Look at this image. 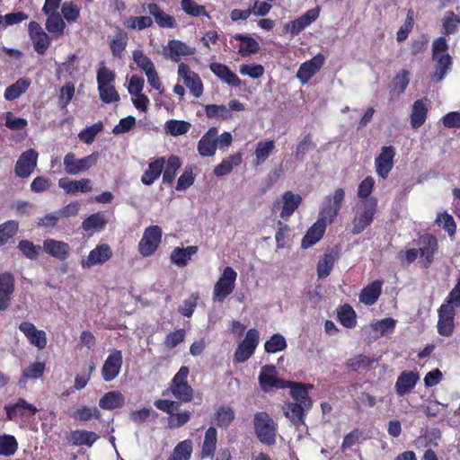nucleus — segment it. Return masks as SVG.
Returning <instances> with one entry per match:
<instances>
[{
  "label": "nucleus",
  "mask_w": 460,
  "mask_h": 460,
  "mask_svg": "<svg viewBox=\"0 0 460 460\" xmlns=\"http://www.w3.org/2000/svg\"><path fill=\"white\" fill-rule=\"evenodd\" d=\"M460 26V16L453 11H447L442 18L443 33L447 36L457 32Z\"/></svg>",
  "instance_id": "50"
},
{
  "label": "nucleus",
  "mask_w": 460,
  "mask_h": 460,
  "mask_svg": "<svg viewBox=\"0 0 460 460\" xmlns=\"http://www.w3.org/2000/svg\"><path fill=\"white\" fill-rule=\"evenodd\" d=\"M181 167V161L179 156L171 155L167 159H165L164 169L162 174L163 182L164 184H172Z\"/></svg>",
  "instance_id": "39"
},
{
  "label": "nucleus",
  "mask_w": 460,
  "mask_h": 460,
  "mask_svg": "<svg viewBox=\"0 0 460 460\" xmlns=\"http://www.w3.org/2000/svg\"><path fill=\"white\" fill-rule=\"evenodd\" d=\"M345 199V191L338 188L332 196L325 198L320 210V218L308 229L302 239L301 246L308 248L316 243L323 235L326 225L332 224L339 214Z\"/></svg>",
  "instance_id": "1"
},
{
  "label": "nucleus",
  "mask_w": 460,
  "mask_h": 460,
  "mask_svg": "<svg viewBox=\"0 0 460 460\" xmlns=\"http://www.w3.org/2000/svg\"><path fill=\"white\" fill-rule=\"evenodd\" d=\"M194 53V48H191L186 43L177 40H169L167 47L164 49L165 58L174 62H179L181 56H191Z\"/></svg>",
  "instance_id": "26"
},
{
  "label": "nucleus",
  "mask_w": 460,
  "mask_h": 460,
  "mask_svg": "<svg viewBox=\"0 0 460 460\" xmlns=\"http://www.w3.org/2000/svg\"><path fill=\"white\" fill-rule=\"evenodd\" d=\"M432 59L437 62L434 73L435 81L439 82L451 70L453 58L449 54H442L438 56V58Z\"/></svg>",
  "instance_id": "41"
},
{
  "label": "nucleus",
  "mask_w": 460,
  "mask_h": 460,
  "mask_svg": "<svg viewBox=\"0 0 460 460\" xmlns=\"http://www.w3.org/2000/svg\"><path fill=\"white\" fill-rule=\"evenodd\" d=\"M31 85V82L27 78H20L14 84L8 86L4 91V98L13 101L24 93Z\"/></svg>",
  "instance_id": "46"
},
{
  "label": "nucleus",
  "mask_w": 460,
  "mask_h": 460,
  "mask_svg": "<svg viewBox=\"0 0 460 460\" xmlns=\"http://www.w3.org/2000/svg\"><path fill=\"white\" fill-rule=\"evenodd\" d=\"M436 223L442 226L447 232L450 237L454 236L456 232V225L453 217L447 212L438 213L436 218Z\"/></svg>",
  "instance_id": "64"
},
{
  "label": "nucleus",
  "mask_w": 460,
  "mask_h": 460,
  "mask_svg": "<svg viewBox=\"0 0 460 460\" xmlns=\"http://www.w3.org/2000/svg\"><path fill=\"white\" fill-rule=\"evenodd\" d=\"M282 409L285 416L296 428L305 424V413L310 410L305 405L296 402H287L283 405Z\"/></svg>",
  "instance_id": "28"
},
{
  "label": "nucleus",
  "mask_w": 460,
  "mask_h": 460,
  "mask_svg": "<svg viewBox=\"0 0 460 460\" xmlns=\"http://www.w3.org/2000/svg\"><path fill=\"white\" fill-rule=\"evenodd\" d=\"M164 164V156L152 158L148 163L147 169L141 175V182L146 186L154 184L163 174Z\"/></svg>",
  "instance_id": "24"
},
{
  "label": "nucleus",
  "mask_w": 460,
  "mask_h": 460,
  "mask_svg": "<svg viewBox=\"0 0 460 460\" xmlns=\"http://www.w3.org/2000/svg\"><path fill=\"white\" fill-rule=\"evenodd\" d=\"M325 58L318 53L313 58L302 63L296 72V78L306 84L323 66Z\"/></svg>",
  "instance_id": "19"
},
{
  "label": "nucleus",
  "mask_w": 460,
  "mask_h": 460,
  "mask_svg": "<svg viewBox=\"0 0 460 460\" xmlns=\"http://www.w3.org/2000/svg\"><path fill=\"white\" fill-rule=\"evenodd\" d=\"M125 403V397L119 391H111L104 394L99 400V406L103 410L120 408Z\"/></svg>",
  "instance_id": "38"
},
{
  "label": "nucleus",
  "mask_w": 460,
  "mask_h": 460,
  "mask_svg": "<svg viewBox=\"0 0 460 460\" xmlns=\"http://www.w3.org/2000/svg\"><path fill=\"white\" fill-rule=\"evenodd\" d=\"M178 75L183 79L184 84L195 97L199 98L202 95V81L197 73L190 70L189 65L181 63L178 66Z\"/></svg>",
  "instance_id": "17"
},
{
  "label": "nucleus",
  "mask_w": 460,
  "mask_h": 460,
  "mask_svg": "<svg viewBox=\"0 0 460 460\" xmlns=\"http://www.w3.org/2000/svg\"><path fill=\"white\" fill-rule=\"evenodd\" d=\"M205 113L208 119L217 118L226 120L232 118V113L226 105L208 104L205 106Z\"/></svg>",
  "instance_id": "56"
},
{
  "label": "nucleus",
  "mask_w": 460,
  "mask_h": 460,
  "mask_svg": "<svg viewBox=\"0 0 460 460\" xmlns=\"http://www.w3.org/2000/svg\"><path fill=\"white\" fill-rule=\"evenodd\" d=\"M148 13L152 15L160 28L173 29L177 26L173 16L164 13L155 3H149L146 5Z\"/></svg>",
  "instance_id": "32"
},
{
  "label": "nucleus",
  "mask_w": 460,
  "mask_h": 460,
  "mask_svg": "<svg viewBox=\"0 0 460 460\" xmlns=\"http://www.w3.org/2000/svg\"><path fill=\"white\" fill-rule=\"evenodd\" d=\"M290 394L296 403L305 405L307 409H311L313 401L309 396L308 390L314 387L313 385H305L296 382H288Z\"/></svg>",
  "instance_id": "29"
},
{
  "label": "nucleus",
  "mask_w": 460,
  "mask_h": 460,
  "mask_svg": "<svg viewBox=\"0 0 460 460\" xmlns=\"http://www.w3.org/2000/svg\"><path fill=\"white\" fill-rule=\"evenodd\" d=\"M338 319L341 324L346 328H354L357 324L356 313L348 304L339 308Z\"/></svg>",
  "instance_id": "51"
},
{
  "label": "nucleus",
  "mask_w": 460,
  "mask_h": 460,
  "mask_svg": "<svg viewBox=\"0 0 460 460\" xmlns=\"http://www.w3.org/2000/svg\"><path fill=\"white\" fill-rule=\"evenodd\" d=\"M180 402L168 399H157L154 405L160 411L169 414L167 419V428L171 429H179L188 423L191 418L190 411L176 412L180 408Z\"/></svg>",
  "instance_id": "3"
},
{
  "label": "nucleus",
  "mask_w": 460,
  "mask_h": 460,
  "mask_svg": "<svg viewBox=\"0 0 460 460\" xmlns=\"http://www.w3.org/2000/svg\"><path fill=\"white\" fill-rule=\"evenodd\" d=\"M15 290V278L11 271L0 273V311H5L11 305Z\"/></svg>",
  "instance_id": "15"
},
{
  "label": "nucleus",
  "mask_w": 460,
  "mask_h": 460,
  "mask_svg": "<svg viewBox=\"0 0 460 460\" xmlns=\"http://www.w3.org/2000/svg\"><path fill=\"white\" fill-rule=\"evenodd\" d=\"M43 249L48 254L59 261H66L70 253V247L67 243L55 239H46L43 242Z\"/></svg>",
  "instance_id": "30"
},
{
  "label": "nucleus",
  "mask_w": 460,
  "mask_h": 460,
  "mask_svg": "<svg viewBox=\"0 0 460 460\" xmlns=\"http://www.w3.org/2000/svg\"><path fill=\"white\" fill-rule=\"evenodd\" d=\"M376 208L377 199L375 197L357 204L355 216L352 219L351 233L353 234H361L373 223Z\"/></svg>",
  "instance_id": "2"
},
{
  "label": "nucleus",
  "mask_w": 460,
  "mask_h": 460,
  "mask_svg": "<svg viewBox=\"0 0 460 460\" xmlns=\"http://www.w3.org/2000/svg\"><path fill=\"white\" fill-rule=\"evenodd\" d=\"M19 330L25 335L30 343L39 349H43L47 346L46 332L38 330L35 325L30 322H22L19 325Z\"/></svg>",
  "instance_id": "22"
},
{
  "label": "nucleus",
  "mask_w": 460,
  "mask_h": 460,
  "mask_svg": "<svg viewBox=\"0 0 460 460\" xmlns=\"http://www.w3.org/2000/svg\"><path fill=\"white\" fill-rule=\"evenodd\" d=\"M420 380V374L417 370H404L398 376L394 390L398 396L402 397L411 394Z\"/></svg>",
  "instance_id": "16"
},
{
  "label": "nucleus",
  "mask_w": 460,
  "mask_h": 460,
  "mask_svg": "<svg viewBox=\"0 0 460 460\" xmlns=\"http://www.w3.org/2000/svg\"><path fill=\"white\" fill-rule=\"evenodd\" d=\"M191 453V442L190 440H183L176 445L168 460H190Z\"/></svg>",
  "instance_id": "54"
},
{
  "label": "nucleus",
  "mask_w": 460,
  "mask_h": 460,
  "mask_svg": "<svg viewBox=\"0 0 460 460\" xmlns=\"http://www.w3.org/2000/svg\"><path fill=\"white\" fill-rule=\"evenodd\" d=\"M210 71L222 82L233 87H239L242 80L226 65L219 62L209 64Z\"/></svg>",
  "instance_id": "25"
},
{
  "label": "nucleus",
  "mask_w": 460,
  "mask_h": 460,
  "mask_svg": "<svg viewBox=\"0 0 460 460\" xmlns=\"http://www.w3.org/2000/svg\"><path fill=\"white\" fill-rule=\"evenodd\" d=\"M61 13L67 22H75L80 16V7L72 1H66L61 6Z\"/></svg>",
  "instance_id": "63"
},
{
  "label": "nucleus",
  "mask_w": 460,
  "mask_h": 460,
  "mask_svg": "<svg viewBox=\"0 0 460 460\" xmlns=\"http://www.w3.org/2000/svg\"><path fill=\"white\" fill-rule=\"evenodd\" d=\"M241 41L238 49V54L242 57H248L257 54L261 49L259 42L249 35L237 33L233 37Z\"/></svg>",
  "instance_id": "37"
},
{
  "label": "nucleus",
  "mask_w": 460,
  "mask_h": 460,
  "mask_svg": "<svg viewBox=\"0 0 460 460\" xmlns=\"http://www.w3.org/2000/svg\"><path fill=\"white\" fill-rule=\"evenodd\" d=\"M254 430L258 439L268 446L276 443L277 427L272 418L265 411L254 414Z\"/></svg>",
  "instance_id": "4"
},
{
  "label": "nucleus",
  "mask_w": 460,
  "mask_h": 460,
  "mask_svg": "<svg viewBox=\"0 0 460 460\" xmlns=\"http://www.w3.org/2000/svg\"><path fill=\"white\" fill-rule=\"evenodd\" d=\"M376 359L373 357H369L364 354H358L347 360L346 367L349 371L358 372L371 367L376 362Z\"/></svg>",
  "instance_id": "42"
},
{
  "label": "nucleus",
  "mask_w": 460,
  "mask_h": 460,
  "mask_svg": "<svg viewBox=\"0 0 460 460\" xmlns=\"http://www.w3.org/2000/svg\"><path fill=\"white\" fill-rule=\"evenodd\" d=\"M154 22L150 16H129L124 22L126 29L131 31H143L152 27Z\"/></svg>",
  "instance_id": "45"
},
{
  "label": "nucleus",
  "mask_w": 460,
  "mask_h": 460,
  "mask_svg": "<svg viewBox=\"0 0 460 460\" xmlns=\"http://www.w3.org/2000/svg\"><path fill=\"white\" fill-rule=\"evenodd\" d=\"M99 437L93 431L75 430L72 431L70 440L73 445L92 447Z\"/></svg>",
  "instance_id": "49"
},
{
  "label": "nucleus",
  "mask_w": 460,
  "mask_h": 460,
  "mask_svg": "<svg viewBox=\"0 0 460 460\" xmlns=\"http://www.w3.org/2000/svg\"><path fill=\"white\" fill-rule=\"evenodd\" d=\"M438 321L437 324L438 332L444 337L453 334L455 329L456 310L451 305H441L438 310Z\"/></svg>",
  "instance_id": "12"
},
{
  "label": "nucleus",
  "mask_w": 460,
  "mask_h": 460,
  "mask_svg": "<svg viewBox=\"0 0 460 460\" xmlns=\"http://www.w3.org/2000/svg\"><path fill=\"white\" fill-rule=\"evenodd\" d=\"M112 250L109 244H98L93 249L86 260L82 261L83 268H91L98 264H103L112 257Z\"/></svg>",
  "instance_id": "23"
},
{
  "label": "nucleus",
  "mask_w": 460,
  "mask_h": 460,
  "mask_svg": "<svg viewBox=\"0 0 460 460\" xmlns=\"http://www.w3.org/2000/svg\"><path fill=\"white\" fill-rule=\"evenodd\" d=\"M190 123L185 120L169 119L165 122L166 134L178 137L186 134L190 128Z\"/></svg>",
  "instance_id": "52"
},
{
  "label": "nucleus",
  "mask_w": 460,
  "mask_h": 460,
  "mask_svg": "<svg viewBox=\"0 0 460 460\" xmlns=\"http://www.w3.org/2000/svg\"><path fill=\"white\" fill-rule=\"evenodd\" d=\"M217 133V128L212 127L199 140L198 152L201 156H213L215 155Z\"/></svg>",
  "instance_id": "27"
},
{
  "label": "nucleus",
  "mask_w": 460,
  "mask_h": 460,
  "mask_svg": "<svg viewBox=\"0 0 460 460\" xmlns=\"http://www.w3.org/2000/svg\"><path fill=\"white\" fill-rule=\"evenodd\" d=\"M428 116V108L423 100H417L414 102L411 113V125L413 128L421 127Z\"/></svg>",
  "instance_id": "40"
},
{
  "label": "nucleus",
  "mask_w": 460,
  "mask_h": 460,
  "mask_svg": "<svg viewBox=\"0 0 460 460\" xmlns=\"http://www.w3.org/2000/svg\"><path fill=\"white\" fill-rule=\"evenodd\" d=\"M335 258L332 253H325L320 258L317 264V276L318 279L327 278L333 269Z\"/></svg>",
  "instance_id": "57"
},
{
  "label": "nucleus",
  "mask_w": 460,
  "mask_h": 460,
  "mask_svg": "<svg viewBox=\"0 0 460 460\" xmlns=\"http://www.w3.org/2000/svg\"><path fill=\"white\" fill-rule=\"evenodd\" d=\"M217 443V431L214 427H209L204 436V439L201 445V450L199 457L201 459L210 458L212 459L215 456Z\"/></svg>",
  "instance_id": "33"
},
{
  "label": "nucleus",
  "mask_w": 460,
  "mask_h": 460,
  "mask_svg": "<svg viewBox=\"0 0 460 460\" xmlns=\"http://www.w3.org/2000/svg\"><path fill=\"white\" fill-rule=\"evenodd\" d=\"M234 416L231 406H220L214 414V421L219 428H227L234 420Z\"/></svg>",
  "instance_id": "48"
},
{
  "label": "nucleus",
  "mask_w": 460,
  "mask_h": 460,
  "mask_svg": "<svg viewBox=\"0 0 460 460\" xmlns=\"http://www.w3.org/2000/svg\"><path fill=\"white\" fill-rule=\"evenodd\" d=\"M241 163L242 156L240 154L230 155L215 167L214 174L217 177L225 176L232 172L234 166H237Z\"/></svg>",
  "instance_id": "47"
},
{
  "label": "nucleus",
  "mask_w": 460,
  "mask_h": 460,
  "mask_svg": "<svg viewBox=\"0 0 460 460\" xmlns=\"http://www.w3.org/2000/svg\"><path fill=\"white\" fill-rule=\"evenodd\" d=\"M302 201L301 195L287 190L282 194L280 199L275 201L274 208L281 206L279 217L287 221L298 208Z\"/></svg>",
  "instance_id": "13"
},
{
  "label": "nucleus",
  "mask_w": 460,
  "mask_h": 460,
  "mask_svg": "<svg viewBox=\"0 0 460 460\" xmlns=\"http://www.w3.org/2000/svg\"><path fill=\"white\" fill-rule=\"evenodd\" d=\"M287 348V341L283 335L273 334L264 344V349L268 353H277Z\"/></svg>",
  "instance_id": "60"
},
{
  "label": "nucleus",
  "mask_w": 460,
  "mask_h": 460,
  "mask_svg": "<svg viewBox=\"0 0 460 460\" xmlns=\"http://www.w3.org/2000/svg\"><path fill=\"white\" fill-rule=\"evenodd\" d=\"M237 273L232 267L226 266L224 269L222 276L214 286L213 298L215 301L224 302L233 293Z\"/></svg>",
  "instance_id": "7"
},
{
  "label": "nucleus",
  "mask_w": 460,
  "mask_h": 460,
  "mask_svg": "<svg viewBox=\"0 0 460 460\" xmlns=\"http://www.w3.org/2000/svg\"><path fill=\"white\" fill-rule=\"evenodd\" d=\"M395 150L392 146H384L381 153L376 157L375 164L377 175L386 179L394 166Z\"/></svg>",
  "instance_id": "20"
},
{
  "label": "nucleus",
  "mask_w": 460,
  "mask_h": 460,
  "mask_svg": "<svg viewBox=\"0 0 460 460\" xmlns=\"http://www.w3.org/2000/svg\"><path fill=\"white\" fill-rule=\"evenodd\" d=\"M414 26V12L412 9L408 10L404 23L400 27L396 33V40L399 42L407 40L410 32L412 31Z\"/></svg>",
  "instance_id": "62"
},
{
  "label": "nucleus",
  "mask_w": 460,
  "mask_h": 460,
  "mask_svg": "<svg viewBox=\"0 0 460 460\" xmlns=\"http://www.w3.org/2000/svg\"><path fill=\"white\" fill-rule=\"evenodd\" d=\"M128 34L120 28H118L114 38L110 42L111 51L115 58H119L128 45Z\"/></svg>",
  "instance_id": "44"
},
{
  "label": "nucleus",
  "mask_w": 460,
  "mask_h": 460,
  "mask_svg": "<svg viewBox=\"0 0 460 460\" xmlns=\"http://www.w3.org/2000/svg\"><path fill=\"white\" fill-rule=\"evenodd\" d=\"M198 246L176 247L170 255L172 264L178 267H184L190 261L191 257L198 252Z\"/></svg>",
  "instance_id": "35"
},
{
  "label": "nucleus",
  "mask_w": 460,
  "mask_h": 460,
  "mask_svg": "<svg viewBox=\"0 0 460 460\" xmlns=\"http://www.w3.org/2000/svg\"><path fill=\"white\" fill-rule=\"evenodd\" d=\"M19 229V223L15 220H8L0 224V247L16 235Z\"/></svg>",
  "instance_id": "53"
},
{
  "label": "nucleus",
  "mask_w": 460,
  "mask_h": 460,
  "mask_svg": "<svg viewBox=\"0 0 460 460\" xmlns=\"http://www.w3.org/2000/svg\"><path fill=\"white\" fill-rule=\"evenodd\" d=\"M189 374V367L181 366L170 383L171 393L181 402H190L193 399L194 391L187 381Z\"/></svg>",
  "instance_id": "5"
},
{
  "label": "nucleus",
  "mask_w": 460,
  "mask_h": 460,
  "mask_svg": "<svg viewBox=\"0 0 460 460\" xmlns=\"http://www.w3.org/2000/svg\"><path fill=\"white\" fill-rule=\"evenodd\" d=\"M98 156V153L93 152L89 155L77 159L74 153L69 152L64 156L65 171L69 175H76L85 172L96 164Z\"/></svg>",
  "instance_id": "8"
},
{
  "label": "nucleus",
  "mask_w": 460,
  "mask_h": 460,
  "mask_svg": "<svg viewBox=\"0 0 460 460\" xmlns=\"http://www.w3.org/2000/svg\"><path fill=\"white\" fill-rule=\"evenodd\" d=\"M260 340L258 330L251 328L246 332L244 339L238 344L234 354V361L243 363L247 361L254 353Z\"/></svg>",
  "instance_id": "9"
},
{
  "label": "nucleus",
  "mask_w": 460,
  "mask_h": 460,
  "mask_svg": "<svg viewBox=\"0 0 460 460\" xmlns=\"http://www.w3.org/2000/svg\"><path fill=\"white\" fill-rule=\"evenodd\" d=\"M107 225V221L105 220L103 215L101 213H94L90 215L82 222V228L84 231L91 230H102Z\"/></svg>",
  "instance_id": "58"
},
{
  "label": "nucleus",
  "mask_w": 460,
  "mask_h": 460,
  "mask_svg": "<svg viewBox=\"0 0 460 460\" xmlns=\"http://www.w3.org/2000/svg\"><path fill=\"white\" fill-rule=\"evenodd\" d=\"M4 410L9 420H13L16 418H30L34 416L39 411L34 404L29 403L23 398H19L15 403L5 405Z\"/></svg>",
  "instance_id": "18"
},
{
  "label": "nucleus",
  "mask_w": 460,
  "mask_h": 460,
  "mask_svg": "<svg viewBox=\"0 0 460 460\" xmlns=\"http://www.w3.org/2000/svg\"><path fill=\"white\" fill-rule=\"evenodd\" d=\"M418 243L420 245L418 250L419 255L421 258L422 266L428 269L433 263L435 254L438 252V240L434 235L425 234L420 236Z\"/></svg>",
  "instance_id": "10"
},
{
  "label": "nucleus",
  "mask_w": 460,
  "mask_h": 460,
  "mask_svg": "<svg viewBox=\"0 0 460 460\" xmlns=\"http://www.w3.org/2000/svg\"><path fill=\"white\" fill-rule=\"evenodd\" d=\"M275 147L273 140L261 141L257 144L255 149L256 164L264 163Z\"/></svg>",
  "instance_id": "59"
},
{
  "label": "nucleus",
  "mask_w": 460,
  "mask_h": 460,
  "mask_svg": "<svg viewBox=\"0 0 460 460\" xmlns=\"http://www.w3.org/2000/svg\"><path fill=\"white\" fill-rule=\"evenodd\" d=\"M18 450V442L13 435L0 436V456H12Z\"/></svg>",
  "instance_id": "55"
},
{
  "label": "nucleus",
  "mask_w": 460,
  "mask_h": 460,
  "mask_svg": "<svg viewBox=\"0 0 460 460\" xmlns=\"http://www.w3.org/2000/svg\"><path fill=\"white\" fill-rule=\"evenodd\" d=\"M163 231L159 226H147L138 243V252L143 257L152 256L162 242Z\"/></svg>",
  "instance_id": "6"
},
{
  "label": "nucleus",
  "mask_w": 460,
  "mask_h": 460,
  "mask_svg": "<svg viewBox=\"0 0 460 460\" xmlns=\"http://www.w3.org/2000/svg\"><path fill=\"white\" fill-rule=\"evenodd\" d=\"M123 364L121 350L113 349L105 359L102 367V377L105 382L113 381L119 374Z\"/></svg>",
  "instance_id": "11"
},
{
  "label": "nucleus",
  "mask_w": 460,
  "mask_h": 460,
  "mask_svg": "<svg viewBox=\"0 0 460 460\" xmlns=\"http://www.w3.org/2000/svg\"><path fill=\"white\" fill-rule=\"evenodd\" d=\"M48 16L46 20V29L49 32L55 35L56 38H59L64 34L66 29V22L62 19L58 13H53L46 14Z\"/></svg>",
  "instance_id": "43"
},
{
  "label": "nucleus",
  "mask_w": 460,
  "mask_h": 460,
  "mask_svg": "<svg viewBox=\"0 0 460 460\" xmlns=\"http://www.w3.org/2000/svg\"><path fill=\"white\" fill-rule=\"evenodd\" d=\"M103 130V124L102 121H98L90 127L83 129L79 134L78 137L81 141L85 144H92L94 141L96 135Z\"/></svg>",
  "instance_id": "61"
},
{
  "label": "nucleus",
  "mask_w": 460,
  "mask_h": 460,
  "mask_svg": "<svg viewBox=\"0 0 460 460\" xmlns=\"http://www.w3.org/2000/svg\"><path fill=\"white\" fill-rule=\"evenodd\" d=\"M259 383L262 390L268 391L272 387H282L281 380L276 376V367L273 365H265L261 367Z\"/></svg>",
  "instance_id": "34"
},
{
  "label": "nucleus",
  "mask_w": 460,
  "mask_h": 460,
  "mask_svg": "<svg viewBox=\"0 0 460 460\" xmlns=\"http://www.w3.org/2000/svg\"><path fill=\"white\" fill-rule=\"evenodd\" d=\"M383 280L376 279L365 287L359 295V300L367 305H374L382 293Z\"/></svg>",
  "instance_id": "36"
},
{
  "label": "nucleus",
  "mask_w": 460,
  "mask_h": 460,
  "mask_svg": "<svg viewBox=\"0 0 460 460\" xmlns=\"http://www.w3.org/2000/svg\"><path fill=\"white\" fill-rule=\"evenodd\" d=\"M58 186L67 194H75L76 192L85 193L93 190L92 181L87 178L79 181L61 178L58 180Z\"/></svg>",
  "instance_id": "31"
},
{
  "label": "nucleus",
  "mask_w": 460,
  "mask_h": 460,
  "mask_svg": "<svg viewBox=\"0 0 460 460\" xmlns=\"http://www.w3.org/2000/svg\"><path fill=\"white\" fill-rule=\"evenodd\" d=\"M38 152L28 149L19 156L15 166V174L20 178H28L37 166Z\"/></svg>",
  "instance_id": "14"
},
{
  "label": "nucleus",
  "mask_w": 460,
  "mask_h": 460,
  "mask_svg": "<svg viewBox=\"0 0 460 460\" xmlns=\"http://www.w3.org/2000/svg\"><path fill=\"white\" fill-rule=\"evenodd\" d=\"M320 14V8L317 6L306 11L303 15L291 21L285 25V30L292 35H298L307 26L317 20Z\"/></svg>",
  "instance_id": "21"
}]
</instances>
